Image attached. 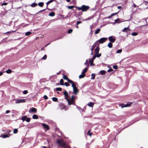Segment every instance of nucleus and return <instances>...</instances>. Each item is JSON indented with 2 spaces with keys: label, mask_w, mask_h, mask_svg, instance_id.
I'll return each instance as SVG.
<instances>
[{
  "label": "nucleus",
  "mask_w": 148,
  "mask_h": 148,
  "mask_svg": "<svg viewBox=\"0 0 148 148\" xmlns=\"http://www.w3.org/2000/svg\"><path fill=\"white\" fill-rule=\"evenodd\" d=\"M113 68L115 69H116L118 68L117 66L116 65H114L113 66Z\"/></svg>",
  "instance_id": "864d4df0"
},
{
  "label": "nucleus",
  "mask_w": 148,
  "mask_h": 148,
  "mask_svg": "<svg viewBox=\"0 0 148 148\" xmlns=\"http://www.w3.org/2000/svg\"><path fill=\"white\" fill-rule=\"evenodd\" d=\"M100 30H101L99 28L97 29L95 32V34H98L99 33L100 31Z\"/></svg>",
  "instance_id": "473e14b6"
},
{
  "label": "nucleus",
  "mask_w": 148,
  "mask_h": 148,
  "mask_svg": "<svg viewBox=\"0 0 148 148\" xmlns=\"http://www.w3.org/2000/svg\"><path fill=\"white\" fill-rule=\"evenodd\" d=\"M97 45V42H96L92 46V48L91 49H92L93 50Z\"/></svg>",
  "instance_id": "cd10ccee"
},
{
  "label": "nucleus",
  "mask_w": 148,
  "mask_h": 148,
  "mask_svg": "<svg viewBox=\"0 0 148 148\" xmlns=\"http://www.w3.org/2000/svg\"><path fill=\"white\" fill-rule=\"evenodd\" d=\"M101 56V53H98L96 55V57L97 58H99Z\"/></svg>",
  "instance_id": "bf43d9fd"
},
{
  "label": "nucleus",
  "mask_w": 148,
  "mask_h": 148,
  "mask_svg": "<svg viewBox=\"0 0 148 148\" xmlns=\"http://www.w3.org/2000/svg\"><path fill=\"white\" fill-rule=\"evenodd\" d=\"M85 76V75H84L83 74H82L80 75L79 76V79H81L84 78Z\"/></svg>",
  "instance_id": "c9c22d12"
},
{
  "label": "nucleus",
  "mask_w": 148,
  "mask_h": 148,
  "mask_svg": "<svg viewBox=\"0 0 148 148\" xmlns=\"http://www.w3.org/2000/svg\"><path fill=\"white\" fill-rule=\"evenodd\" d=\"M73 90V93L75 95L77 94L79 92L78 89L77 87H75V88H74Z\"/></svg>",
  "instance_id": "ddd939ff"
},
{
  "label": "nucleus",
  "mask_w": 148,
  "mask_h": 148,
  "mask_svg": "<svg viewBox=\"0 0 148 148\" xmlns=\"http://www.w3.org/2000/svg\"><path fill=\"white\" fill-rule=\"evenodd\" d=\"M44 98V99L46 100L47 99H48V97L46 95H44L43 96Z\"/></svg>",
  "instance_id": "680f3d73"
},
{
  "label": "nucleus",
  "mask_w": 148,
  "mask_h": 148,
  "mask_svg": "<svg viewBox=\"0 0 148 148\" xmlns=\"http://www.w3.org/2000/svg\"><path fill=\"white\" fill-rule=\"evenodd\" d=\"M94 103L92 102H89L88 103L87 105L90 107H93L94 106Z\"/></svg>",
  "instance_id": "6ab92c4d"
},
{
  "label": "nucleus",
  "mask_w": 148,
  "mask_h": 148,
  "mask_svg": "<svg viewBox=\"0 0 148 148\" xmlns=\"http://www.w3.org/2000/svg\"><path fill=\"white\" fill-rule=\"evenodd\" d=\"M57 143L60 146L63 147L65 148H66L67 147H70L66 145L65 142L64 141H62L59 139H58L57 140Z\"/></svg>",
  "instance_id": "f257e3e1"
},
{
  "label": "nucleus",
  "mask_w": 148,
  "mask_h": 148,
  "mask_svg": "<svg viewBox=\"0 0 148 148\" xmlns=\"http://www.w3.org/2000/svg\"><path fill=\"white\" fill-rule=\"evenodd\" d=\"M62 109H63L65 110H68L67 108H66V106H63L62 108Z\"/></svg>",
  "instance_id": "6e6d98bb"
},
{
  "label": "nucleus",
  "mask_w": 148,
  "mask_h": 148,
  "mask_svg": "<svg viewBox=\"0 0 148 148\" xmlns=\"http://www.w3.org/2000/svg\"><path fill=\"white\" fill-rule=\"evenodd\" d=\"M68 102V104L69 105H70L71 104H72L74 106H76L75 104V101H69V99L68 101H67Z\"/></svg>",
  "instance_id": "9d476101"
},
{
  "label": "nucleus",
  "mask_w": 148,
  "mask_h": 148,
  "mask_svg": "<svg viewBox=\"0 0 148 148\" xmlns=\"http://www.w3.org/2000/svg\"><path fill=\"white\" fill-rule=\"evenodd\" d=\"M92 18V17H89L88 18H87L85 19H84V21H87V20H89L91 19Z\"/></svg>",
  "instance_id": "052dcab7"
},
{
  "label": "nucleus",
  "mask_w": 148,
  "mask_h": 148,
  "mask_svg": "<svg viewBox=\"0 0 148 148\" xmlns=\"http://www.w3.org/2000/svg\"><path fill=\"white\" fill-rule=\"evenodd\" d=\"M53 1H55L56 2H57V1L56 0H50V1H48L47 3V7L46 9H47L48 10H50L48 8V6L49 4L50 3L52 2Z\"/></svg>",
  "instance_id": "9b49d317"
},
{
  "label": "nucleus",
  "mask_w": 148,
  "mask_h": 148,
  "mask_svg": "<svg viewBox=\"0 0 148 148\" xmlns=\"http://www.w3.org/2000/svg\"><path fill=\"white\" fill-rule=\"evenodd\" d=\"M29 111L30 112L35 113L37 112V110L36 108H32L29 109Z\"/></svg>",
  "instance_id": "0eeeda50"
},
{
  "label": "nucleus",
  "mask_w": 148,
  "mask_h": 148,
  "mask_svg": "<svg viewBox=\"0 0 148 148\" xmlns=\"http://www.w3.org/2000/svg\"><path fill=\"white\" fill-rule=\"evenodd\" d=\"M121 21H120V19L119 18H118L114 21V23H121Z\"/></svg>",
  "instance_id": "5701e85b"
},
{
  "label": "nucleus",
  "mask_w": 148,
  "mask_h": 148,
  "mask_svg": "<svg viewBox=\"0 0 148 148\" xmlns=\"http://www.w3.org/2000/svg\"><path fill=\"white\" fill-rule=\"evenodd\" d=\"M82 23V22L80 21H77L76 23V24L77 25H78L80 23Z\"/></svg>",
  "instance_id": "0e129e2a"
},
{
  "label": "nucleus",
  "mask_w": 148,
  "mask_h": 148,
  "mask_svg": "<svg viewBox=\"0 0 148 148\" xmlns=\"http://www.w3.org/2000/svg\"><path fill=\"white\" fill-rule=\"evenodd\" d=\"M38 5L41 7H42L44 5V3L43 2H39L38 4Z\"/></svg>",
  "instance_id": "393cba45"
},
{
  "label": "nucleus",
  "mask_w": 148,
  "mask_h": 148,
  "mask_svg": "<svg viewBox=\"0 0 148 148\" xmlns=\"http://www.w3.org/2000/svg\"><path fill=\"white\" fill-rule=\"evenodd\" d=\"M7 3H5V2H4V3H3L2 4H1V5L3 6V5H6L7 4Z\"/></svg>",
  "instance_id": "69168bd1"
},
{
  "label": "nucleus",
  "mask_w": 148,
  "mask_h": 148,
  "mask_svg": "<svg viewBox=\"0 0 148 148\" xmlns=\"http://www.w3.org/2000/svg\"><path fill=\"white\" fill-rule=\"evenodd\" d=\"M75 8L76 9H77L78 10H82V6L81 7H78L77 6H75Z\"/></svg>",
  "instance_id": "a19ab883"
},
{
  "label": "nucleus",
  "mask_w": 148,
  "mask_h": 148,
  "mask_svg": "<svg viewBox=\"0 0 148 148\" xmlns=\"http://www.w3.org/2000/svg\"><path fill=\"white\" fill-rule=\"evenodd\" d=\"M55 89L57 91H60L62 90V88H61L58 87L56 88Z\"/></svg>",
  "instance_id": "79ce46f5"
},
{
  "label": "nucleus",
  "mask_w": 148,
  "mask_h": 148,
  "mask_svg": "<svg viewBox=\"0 0 148 148\" xmlns=\"http://www.w3.org/2000/svg\"><path fill=\"white\" fill-rule=\"evenodd\" d=\"M90 130H89L87 133V134L89 136H91L92 135V133H90Z\"/></svg>",
  "instance_id": "4d7b16f0"
},
{
  "label": "nucleus",
  "mask_w": 148,
  "mask_h": 148,
  "mask_svg": "<svg viewBox=\"0 0 148 148\" xmlns=\"http://www.w3.org/2000/svg\"><path fill=\"white\" fill-rule=\"evenodd\" d=\"M10 136V135H8L7 134H3L1 135V137L3 138L9 137Z\"/></svg>",
  "instance_id": "4be33fe9"
},
{
  "label": "nucleus",
  "mask_w": 148,
  "mask_h": 148,
  "mask_svg": "<svg viewBox=\"0 0 148 148\" xmlns=\"http://www.w3.org/2000/svg\"><path fill=\"white\" fill-rule=\"evenodd\" d=\"M73 30L72 29H69L68 31V33L69 34H71L73 32Z\"/></svg>",
  "instance_id": "37998d69"
},
{
  "label": "nucleus",
  "mask_w": 148,
  "mask_h": 148,
  "mask_svg": "<svg viewBox=\"0 0 148 148\" xmlns=\"http://www.w3.org/2000/svg\"><path fill=\"white\" fill-rule=\"evenodd\" d=\"M31 118L29 117H27V116H23L21 118V119L23 121H26L27 122H29L31 120Z\"/></svg>",
  "instance_id": "f03ea898"
},
{
  "label": "nucleus",
  "mask_w": 148,
  "mask_h": 148,
  "mask_svg": "<svg viewBox=\"0 0 148 148\" xmlns=\"http://www.w3.org/2000/svg\"><path fill=\"white\" fill-rule=\"evenodd\" d=\"M75 6L74 5H71V6H69L67 7L69 9H73L75 7Z\"/></svg>",
  "instance_id": "4c0bfd02"
},
{
  "label": "nucleus",
  "mask_w": 148,
  "mask_h": 148,
  "mask_svg": "<svg viewBox=\"0 0 148 148\" xmlns=\"http://www.w3.org/2000/svg\"><path fill=\"white\" fill-rule=\"evenodd\" d=\"M64 84L67 87L70 86V84L67 82H65Z\"/></svg>",
  "instance_id": "8fccbe9b"
},
{
  "label": "nucleus",
  "mask_w": 148,
  "mask_h": 148,
  "mask_svg": "<svg viewBox=\"0 0 148 148\" xmlns=\"http://www.w3.org/2000/svg\"><path fill=\"white\" fill-rule=\"evenodd\" d=\"M98 46L96 47V49H95V54H97L99 52V44L98 45Z\"/></svg>",
  "instance_id": "4468645a"
},
{
  "label": "nucleus",
  "mask_w": 148,
  "mask_h": 148,
  "mask_svg": "<svg viewBox=\"0 0 148 148\" xmlns=\"http://www.w3.org/2000/svg\"><path fill=\"white\" fill-rule=\"evenodd\" d=\"M122 51V50L121 49H119L117 51H116V53H121Z\"/></svg>",
  "instance_id": "a18cd8bd"
},
{
  "label": "nucleus",
  "mask_w": 148,
  "mask_h": 148,
  "mask_svg": "<svg viewBox=\"0 0 148 148\" xmlns=\"http://www.w3.org/2000/svg\"><path fill=\"white\" fill-rule=\"evenodd\" d=\"M112 42H110L108 43V46L109 48H111L112 47Z\"/></svg>",
  "instance_id": "2f4dec72"
},
{
  "label": "nucleus",
  "mask_w": 148,
  "mask_h": 148,
  "mask_svg": "<svg viewBox=\"0 0 148 148\" xmlns=\"http://www.w3.org/2000/svg\"><path fill=\"white\" fill-rule=\"evenodd\" d=\"M76 106V108L77 109H78L80 112H81V110L82 111H83V110L81 108L79 107L78 106Z\"/></svg>",
  "instance_id": "49530a36"
},
{
  "label": "nucleus",
  "mask_w": 148,
  "mask_h": 148,
  "mask_svg": "<svg viewBox=\"0 0 148 148\" xmlns=\"http://www.w3.org/2000/svg\"><path fill=\"white\" fill-rule=\"evenodd\" d=\"M138 34V33H137L136 32H133L131 34L133 36H134L137 35Z\"/></svg>",
  "instance_id": "09e8293b"
},
{
  "label": "nucleus",
  "mask_w": 148,
  "mask_h": 148,
  "mask_svg": "<svg viewBox=\"0 0 148 148\" xmlns=\"http://www.w3.org/2000/svg\"><path fill=\"white\" fill-rule=\"evenodd\" d=\"M63 77L64 79L67 80L69 82H71V80L69 79L66 75H64Z\"/></svg>",
  "instance_id": "f3484780"
},
{
  "label": "nucleus",
  "mask_w": 148,
  "mask_h": 148,
  "mask_svg": "<svg viewBox=\"0 0 148 148\" xmlns=\"http://www.w3.org/2000/svg\"><path fill=\"white\" fill-rule=\"evenodd\" d=\"M130 29L128 27H125L122 30V31L125 32H127L130 31Z\"/></svg>",
  "instance_id": "a211bd4d"
},
{
  "label": "nucleus",
  "mask_w": 148,
  "mask_h": 148,
  "mask_svg": "<svg viewBox=\"0 0 148 148\" xmlns=\"http://www.w3.org/2000/svg\"><path fill=\"white\" fill-rule=\"evenodd\" d=\"M69 83L71 84V86L73 88H75V87H76V86H75L74 84V82H73L72 80H71V82H70Z\"/></svg>",
  "instance_id": "412c9836"
},
{
  "label": "nucleus",
  "mask_w": 148,
  "mask_h": 148,
  "mask_svg": "<svg viewBox=\"0 0 148 148\" xmlns=\"http://www.w3.org/2000/svg\"><path fill=\"white\" fill-rule=\"evenodd\" d=\"M96 57V54H95L94 55L92 56V58H90V59L94 60Z\"/></svg>",
  "instance_id": "ea45409f"
},
{
  "label": "nucleus",
  "mask_w": 148,
  "mask_h": 148,
  "mask_svg": "<svg viewBox=\"0 0 148 148\" xmlns=\"http://www.w3.org/2000/svg\"><path fill=\"white\" fill-rule=\"evenodd\" d=\"M100 73L102 75H104L106 73V71L105 70H101L100 71Z\"/></svg>",
  "instance_id": "c85d7f7f"
},
{
  "label": "nucleus",
  "mask_w": 148,
  "mask_h": 148,
  "mask_svg": "<svg viewBox=\"0 0 148 148\" xmlns=\"http://www.w3.org/2000/svg\"><path fill=\"white\" fill-rule=\"evenodd\" d=\"M63 94L64 96L65 99L67 101H68L69 100V99L67 98V97H69V95L67 92L66 90H65L63 92Z\"/></svg>",
  "instance_id": "1a4fd4ad"
},
{
  "label": "nucleus",
  "mask_w": 148,
  "mask_h": 148,
  "mask_svg": "<svg viewBox=\"0 0 148 148\" xmlns=\"http://www.w3.org/2000/svg\"><path fill=\"white\" fill-rule=\"evenodd\" d=\"M88 60L87 59L86 61L84 63V65H86L87 66L89 67V64L88 63Z\"/></svg>",
  "instance_id": "c03bdc74"
},
{
  "label": "nucleus",
  "mask_w": 148,
  "mask_h": 148,
  "mask_svg": "<svg viewBox=\"0 0 148 148\" xmlns=\"http://www.w3.org/2000/svg\"><path fill=\"white\" fill-rule=\"evenodd\" d=\"M31 34H32V33L31 32L28 31V32H26L25 33V35L26 36H29V35H30Z\"/></svg>",
  "instance_id": "58836bf2"
},
{
  "label": "nucleus",
  "mask_w": 148,
  "mask_h": 148,
  "mask_svg": "<svg viewBox=\"0 0 148 148\" xmlns=\"http://www.w3.org/2000/svg\"><path fill=\"white\" fill-rule=\"evenodd\" d=\"M45 10H46V9H43V10H40V11H39L38 12H37V13H36V14H38V13H39V12H42V11H45Z\"/></svg>",
  "instance_id": "774afa93"
},
{
  "label": "nucleus",
  "mask_w": 148,
  "mask_h": 148,
  "mask_svg": "<svg viewBox=\"0 0 148 148\" xmlns=\"http://www.w3.org/2000/svg\"><path fill=\"white\" fill-rule=\"evenodd\" d=\"M41 124L44 128L45 129L47 130H49V127L48 125L45 123H41Z\"/></svg>",
  "instance_id": "6e6552de"
},
{
  "label": "nucleus",
  "mask_w": 148,
  "mask_h": 148,
  "mask_svg": "<svg viewBox=\"0 0 148 148\" xmlns=\"http://www.w3.org/2000/svg\"><path fill=\"white\" fill-rule=\"evenodd\" d=\"M113 69L112 68H110L108 70V72H110L113 71Z\"/></svg>",
  "instance_id": "13d9d810"
},
{
  "label": "nucleus",
  "mask_w": 148,
  "mask_h": 148,
  "mask_svg": "<svg viewBox=\"0 0 148 148\" xmlns=\"http://www.w3.org/2000/svg\"><path fill=\"white\" fill-rule=\"evenodd\" d=\"M64 82V80L62 79H61L60 81V84L61 85H64V84H63Z\"/></svg>",
  "instance_id": "c756f323"
},
{
  "label": "nucleus",
  "mask_w": 148,
  "mask_h": 148,
  "mask_svg": "<svg viewBox=\"0 0 148 148\" xmlns=\"http://www.w3.org/2000/svg\"><path fill=\"white\" fill-rule=\"evenodd\" d=\"M47 58V55H45L42 58V59L43 60H45Z\"/></svg>",
  "instance_id": "603ef678"
},
{
  "label": "nucleus",
  "mask_w": 148,
  "mask_h": 148,
  "mask_svg": "<svg viewBox=\"0 0 148 148\" xmlns=\"http://www.w3.org/2000/svg\"><path fill=\"white\" fill-rule=\"evenodd\" d=\"M118 13V12L113 13L111 14V16H113L114 15H115L116 14Z\"/></svg>",
  "instance_id": "338daca9"
},
{
  "label": "nucleus",
  "mask_w": 148,
  "mask_h": 148,
  "mask_svg": "<svg viewBox=\"0 0 148 148\" xmlns=\"http://www.w3.org/2000/svg\"><path fill=\"white\" fill-rule=\"evenodd\" d=\"M88 67H86L85 68H84L82 71V74H83L84 75H85V74L87 72L88 69Z\"/></svg>",
  "instance_id": "dca6fc26"
},
{
  "label": "nucleus",
  "mask_w": 148,
  "mask_h": 148,
  "mask_svg": "<svg viewBox=\"0 0 148 148\" xmlns=\"http://www.w3.org/2000/svg\"><path fill=\"white\" fill-rule=\"evenodd\" d=\"M28 91L27 90H25L23 91V93L24 94H26L28 93Z\"/></svg>",
  "instance_id": "5fc2aeb1"
},
{
  "label": "nucleus",
  "mask_w": 148,
  "mask_h": 148,
  "mask_svg": "<svg viewBox=\"0 0 148 148\" xmlns=\"http://www.w3.org/2000/svg\"><path fill=\"white\" fill-rule=\"evenodd\" d=\"M108 39L110 42L112 43L114 42L116 40L115 37L113 36H109Z\"/></svg>",
  "instance_id": "423d86ee"
},
{
  "label": "nucleus",
  "mask_w": 148,
  "mask_h": 148,
  "mask_svg": "<svg viewBox=\"0 0 148 148\" xmlns=\"http://www.w3.org/2000/svg\"><path fill=\"white\" fill-rule=\"evenodd\" d=\"M30 5L33 8L36 7L37 5V4L35 2H34L32 4H31Z\"/></svg>",
  "instance_id": "b1692460"
},
{
  "label": "nucleus",
  "mask_w": 148,
  "mask_h": 148,
  "mask_svg": "<svg viewBox=\"0 0 148 148\" xmlns=\"http://www.w3.org/2000/svg\"><path fill=\"white\" fill-rule=\"evenodd\" d=\"M18 130L17 129H14V130L13 132L14 134H16L17 133Z\"/></svg>",
  "instance_id": "de8ad7c7"
},
{
  "label": "nucleus",
  "mask_w": 148,
  "mask_h": 148,
  "mask_svg": "<svg viewBox=\"0 0 148 148\" xmlns=\"http://www.w3.org/2000/svg\"><path fill=\"white\" fill-rule=\"evenodd\" d=\"M132 104V102H129L125 105H124L123 103H121V108H123L124 107H130Z\"/></svg>",
  "instance_id": "20e7f679"
},
{
  "label": "nucleus",
  "mask_w": 148,
  "mask_h": 148,
  "mask_svg": "<svg viewBox=\"0 0 148 148\" xmlns=\"http://www.w3.org/2000/svg\"><path fill=\"white\" fill-rule=\"evenodd\" d=\"M133 123H132L131 124H130L128 125H127L125 127H123V128H122V129H121V130L120 131H119V132L116 134V136H117V135L119 134V133H120L124 129H125V128L128 127L129 126L131 125Z\"/></svg>",
  "instance_id": "2eb2a0df"
},
{
  "label": "nucleus",
  "mask_w": 148,
  "mask_h": 148,
  "mask_svg": "<svg viewBox=\"0 0 148 148\" xmlns=\"http://www.w3.org/2000/svg\"><path fill=\"white\" fill-rule=\"evenodd\" d=\"M89 63H90V66H94L95 65V64L94 63H93L94 60H92L89 59Z\"/></svg>",
  "instance_id": "aec40b11"
},
{
  "label": "nucleus",
  "mask_w": 148,
  "mask_h": 148,
  "mask_svg": "<svg viewBox=\"0 0 148 148\" xmlns=\"http://www.w3.org/2000/svg\"><path fill=\"white\" fill-rule=\"evenodd\" d=\"M5 72L8 74H10L12 73V70L11 69H8Z\"/></svg>",
  "instance_id": "f704fd0d"
},
{
  "label": "nucleus",
  "mask_w": 148,
  "mask_h": 148,
  "mask_svg": "<svg viewBox=\"0 0 148 148\" xmlns=\"http://www.w3.org/2000/svg\"><path fill=\"white\" fill-rule=\"evenodd\" d=\"M95 73H92L91 74L92 77L91 78V79H94L95 78Z\"/></svg>",
  "instance_id": "72a5a7b5"
},
{
  "label": "nucleus",
  "mask_w": 148,
  "mask_h": 148,
  "mask_svg": "<svg viewBox=\"0 0 148 148\" xmlns=\"http://www.w3.org/2000/svg\"><path fill=\"white\" fill-rule=\"evenodd\" d=\"M75 96H74L73 95H72L71 97V101H75Z\"/></svg>",
  "instance_id": "3c124183"
},
{
  "label": "nucleus",
  "mask_w": 148,
  "mask_h": 148,
  "mask_svg": "<svg viewBox=\"0 0 148 148\" xmlns=\"http://www.w3.org/2000/svg\"><path fill=\"white\" fill-rule=\"evenodd\" d=\"M16 31H11L10 32H6L5 33H4L5 34H7V33H10V32H15Z\"/></svg>",
  "instance_id": "e2e57ef3"
},
{
  "label": "nucleus",
  "mask_w": 148,
  "mask_h": 148,
  "mask_svg": "<svg viewBox=\"0 0 148 148\" xmlns=\"http://www.w3.org/2000/svg\"><path fill=\"white\" fill-rule=\"evenodd\" d=\"M32 118L34 119H38V117L37 115L34 114L32 116Z\"/></svg>",
  "instance_id": "7c9ffc66"
},
{
  "label": "nucleus",
  "mask_w": 148,
  "mask_h": 148,
  "mask_svg": "<svg viewBox=\"0 0 148 148\" xmlns=\"http://www.w3.org/2000/svg\"><path fill=\"white\" fill-rule=\"evenodd\" d=\"M82 11L83 12H86L90 8V7L88 6H86L85 5H82Z\"/></svg>",
  "instance_id": "39448f33"
},
{
  "label": "nucleus",
  "mask_w": 148,
  "mask_h": 148,
  "mask_svg": "<svg viewBox=\"0 0 148 148\" xmlns=\"http://www.w3.org/2000/svg\"><path fill=\"white\" fill-rule=\"evenodd\" d=\"M107 39L108 38H101L99 40H98L97 41H96V42H98L99 43L102 44L104 42H105Z\"/></svg>",
  "instance_id": "7ed1b4c3"
},
{
  "label": "nucleus",
  "mask_w": 148,
  "mask_h": 148,
  "mask_svg": "<svg viewBox=\"0 0 148 148\" xmlns=\"http://www.w3.org/2000/svg\"><path fill=\"white\" fill-rule=\"evenodd\" d=\"M56 132H60V133L61 135H63V134L62 132L58 128H57V127L56 128Z\"/></svg>",
  "instance_id": "a878e982"
},
{
  "label": "nucleus",
  "mask_w": 148,
  "mask_h": 148,
  "mask_svg": "<svg viewBox=\"0 0 148 148\" xmlns=\"http://www.w3.org/2000/svg\"><path fill=\"white\" fill-rule=\"evenodd\" d=\"M55 15V13L53 12H50L49 14V16H52V17L54 16Z\"/></svg>",
  "instance_id": "bb28decb"
},
{
  "label": "nucleus",
  "mask_w": 148,
  "mask_h": 148,
  "mask_svg": "<svg viewBox=\"0 0 148 148\" xmlns=\"http://www.w3.org/2000/svg\"><path fill=\"white\" fill-rule=\"evenodd\" d=\"M53 101L56 102L58 101V99L57 98L55 97H53L52 98Z\"/></svg>",
  "instance_id": "e433bc0d"
},
{
  "label": "nucleus",
  "mask_w": 148,
  "mask_h": 148,
  "mask_svg": "<svg viewBox=\"0 0 148 148\" xmlns=\"http://www.w3.org/2000/svg\"><path fill=\"white\" fill-rule=\"evenodd\" d=\"M26 101L25 99H18L16 102V103H24Z\"/></svg>",
  "instance_id": "f8f14e48"
}]
</instances>
